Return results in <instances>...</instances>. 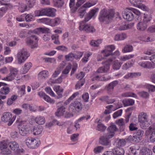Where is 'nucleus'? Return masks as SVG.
<instances>
[{
  "label": "nucleus",
  "mask_w": 155,
  "mask_h": 155,
  "mask_svg": "<svg viewBox=\"0 0 155 155\" xmlns=\"http://www.w3.org/2000/svg\"><path fill=\"white\" fill-rule=\"evenodd\" d=\"M107 130L108 133L100 137V143L103 145L109 147L110 144L108 139L112 138L114 136L115 132L118 130V129L114 124L111 123Z\"/></svg>",
  "instance_id": "f257e3e1"
},
{
  "label": "nucleus",
  "mask_w": 155,
  "mask_h": 155,
  "mask_svg": "<svg viewBox=\"0 0 155 155\" xmlns=\"http://www.w3.org/2000/svg\"><path fill=\"white\" fill-rule=\"evenodd\" d=\"M133 13L137 16H140L141 14V12L137 9L130 8L128 9L127 11H125L123 12L122 16L124 19L128 21H132L134 18Z\"/></svg>",
  "instance_id": "f03ea898"
},
{
  "label": "nucleus",
  "mask_w": 155,
  "mask_h": 155,
  "mask_svg": "<svg viewBox=\"0 0 155 155\" xmlns=\"http://www.w3.org/2000/svg\"><path fill=\"white\" fill-rule=\"evenodd\" d=\"M114 15L113 11L104 9L100 11L98 19L100 22H104L112 18Z\"/></svg>",
  "instance_id": "7ed1b4c3"
},
{
  "label": "nucleus",
  "mask_w": 155,
  "mask_h": 155,
  "mask_svg": "<svg viewBox=\"0 0 155 155\" xmlns=\"http://www.w3.org/2000/svg\"><path fill=\"white\" fill-rule=\"evenodd\" d=\"M115 49V47L114 45H110L106 46L104 50L101 52V55H99L97 58V61H100L102 60L105 57H107L111 54V52Z\"/></svg>",
  "instance_id": "20e7f679"
},
{
  "label": "nucleus",
  "mask_w": 155,
  "mask_h": 155,
  "mask_svg": "<svg viewBox=\"0 0 155 155\" xmlns=\"http://www.w3.org/2000/svg\"><path fill=\"white\" fill-rule=\"evenodd\" d=\"M30 55L27 50L22 49L19 50L17 54V61L19 64L23 63Z\"/></svg>",
  "instance_id": "39448f33"
},
{
  "label": "nucleus",
  "mask_w": 155,
  "mask_h": 155,
  "mask_svg": "<svg viewBox=\"0 0 155 155\" xmlns=\"http://www.w3.org/2000/svg\"><path fill=\"white\" fill-rule=\"evenodd\" d=\"M27 146L29 148H35L37 147L40 143L39 140L33 137H28L25 140Z\"/></svg>",
  "instance_id": "423d86ee"
},
{
  "label": "nucleus",
  "mask_w": 155,
  "mask_h": 155,
  "mask_svg": "<svg viewBox=\"0 0 155 155\" xmlns=\"http://www.w3.org/2000/svg\"><path fill=\"white\" fill-rule=\"evenodd\" d=\"M148 116L146 113L142 112L139 113L138 116V121L143 129H146L148 126Z\"/></svg>",
  "instance_id": "0eeeda50"
},
{
  "label": "nucleus",
  "mask_w": 155,
  "mask_h": 155,
  "mask_svg": "<svg viewBox=\"0 0 155 155\" xmlns=\"http://www.w3.org/2000/svg\"><path fill=\"white\" fill-rule=\"evenodd\" d=\"M12 114L10 112H6L4 113L1 117L2 120L6 122L8 121V125L9 126L11 125L15 120L16 116L15 115L13 116L12 117Z\"/></svg>",
  "instance_id": "6e6552de"
},
{
  "label": "nucleus",
  "mask_w": 155,
  "mask_h": 155,
  "mask_svg": "<svg viewBox=\"0 0 155 155\" xmlns=\"http://www.w3.org/2000/svg\"><path fill=\"white\" fill-rule=\"evenodd\" d=\"M10 73L6 77L3 78L2 80L7 81H11L14 80L17 75L18 71L16 68L10 67H9Z\"/></svg>",
  "instance_id": "1a4fd4ad"
},
{
  "label": "nucleus",
  "mask_w": 155,
  "mask_h": 155,
  "mask_svg": "<svg viewBox=\"0 0 155 155\" xmlns=\"http://www.w3.org/2000/svg\"><path fill=\"white\" fill-rule=\"evenodd\" d=\"M82 107L81 102L78 100H76L70 105L69 109L72 112H79L82 110Z\"/></svg>",
  "instance_id": "9d476101"
},
{
  "label": "nucleus",
  "mask_w": 155,
  "mask_h": 155,
  "mask_svg": "<svg viewBox=\"0 0 155 155\" xmlns=\"http://www.w3.org/2000/svg\"><path fill=\"white\" fill-rule=\"evenodd\" d=\"M55 115L58 117L63 116L66 118H69L73 116V114L66 110L65 107L62 106L59 107L55 113Z\"/></svg>",
  "instance_id": "9b49d317"
},
{
  "label": "nucleus",
  "mask_w": 155,
  "mask_h": 155,
  "mask_svg": "<svg viewBox=\"0 0 155 155\" xmlns=\"http://www.w3.org/2000/svg\"><path fill=\"white\" fill-rule=\"evenodd\" d=\"M145 135L147 136L150 135V140L151 142L155 141V123H153L146 130Z\"/></svg>",
  "instance_id": "f8f14e48"
},
{
  "label": "nucleus",
  "mask_w": 155,
  "mask_h": 155,
  "mask_svg": "<svg viewBox=\"0 0 155 155\" xmlns=\"http://www.w3.org/2000/svg\"><path fill=\"white\" fill-rule=\"evenodd\" d=\"M38 39L34 35H31L27 39L26 41L27 44L31 47V48H36L38 46Z\"/></svg>",
  "instance_id": "ddd939ff"
},
{
  "label": "nucleus",
  "mask_w": 155,
  "mask_h": 155,
  "mask_svg": "<svg viewBox=\"0 0 155 155\" xmlns=\"http://www.w3.org/2000/svg\"><path fill=\"white\" fill-rule=\"evenodd\" d=\"M8 142L7 141H3L0 143V149L2 153L4 154H10L11 151L8 148Z\"/></svg>",
  "instance_id": "4468645a"
},
{
  "label": "nucleus",
  "mask_w": 155,
  "mask_h": 155,
  "mask_svg": "<svg viewBox=\"0 0 155 155\" xmlns=\"http://www.w3.org/2000/svg\"><path fill=\"white\" fill-rule=\"evenodd\" d=\"M112 61V59H110L106 61L103 63V64H104V66L99 68L97 69V72L100 73L107 72L110 68V64Z\"/></svg>",
  "instance_id": "2eb2a0df"
},
{
  "label": "nucleus",
  "mask_w": 155,
  "mask_h": 155,
  "mask_svg": "<svg viewBox=\"0 0 155 155\" xmlns=\"http://www.w3.org/2000/svg\"><path fill=\"white\" fill-rule=\"evenodd\" d=\"M11 149L18 153H20L24 152V150L19 148L18 144L15 141L9 142L8 144Z\"/></svg>",
  "instance_id": "dca6fc26"
},
{
  "label": "nucleus",
  "mask_w": 155,
  "mask_h": 155,
  "mask_svg": "<svg viewBox=\"0 0 155 155\" xmlns=\"http://www.w3.org/2000/svg\"><path fill=\"white\" fill-rule=\"evenodd\" d=\"M98 10V8H95L91 10L85 17V21L87 22L92 18H94L97 15Z\"/></svg>",
  "instance_id": "f3484780"
},
{
  "label": "nucleus",
  "mask_w": 155,
  "mask_h": 155,
  "mask_svg": "<svg viewBox=\"0 0 155 155\" xmlns=\"http://www.w3.org/2000/svg\"><path fill=\"white\" fill-rule=\"evenodd\" d=\"M138 64L143 68L148 69H153L155 67L154 63L149 61H140Z\"/></svg>",
  "instance_id": "a211bd4d"
},
{
  "label": "nucleus",
  "mask_w": 155,
  "mask_h": 155,
  "mask_svg": "<svg viewBox=\"0 0 155 155\" xmlns=\"http://www.w3.org/2000/svg\"><path fill=\"white\" fill-rule=\"evenodd\" d=\"M144 133V131L142 130H137L134 134V141L137 143L139 142L142 139Z\"/></svg>",
  "instance_id": "6ab92c4d"
},
{
  "label": "nucleus",
  "mask_w": 155,
  "mask_h": 155,
  "mask_svg": "<svg viewBox=\"0 0 155 155\" xmlns=\"http://www.w3.org/2000/svg\"><path fill=\"white\" fill-rule=\"evenodd\" d=\"M45 15L48 17H54L55 15L56 10L54 8H47L44 9Z\"/></svg>",
  "instance_id": "aec40b11"
},
{
  "label": "nucleus",
  "mask_w": 155,
  "mask_h": 155,
  "mask_svg": "<svg viewBox=\"0 0 155 155\" xmlns=\"http://www.w3.org/2000/svg\"><path fill=\"white\" fill-rule=\"evenodd\" d=\"M32 66V64L31 63L29 62L26 63L21 68L20 73L22 74H24L27 73L29 70Z\"/></svg>",
  "instance_id": "412c9836"
},
{
  "label": "nucleus",
  "mask_w": 155,
  "mask_h": 155,
  "mask_svg": "<svg viewBox=\"0 0 155 155\" xmlns=\"http://www.w3.org/2000/svg\"><path fill=\"white\" fill-rule=\"evenodd\" d=\"M142 87H143L144 88L147 89L149 92H155V85L147 83H146L143 85H140L137 87L138 88H140Z\"/></svg>",
  "instance_id": "4be33fe9"
},
{
  "label": "nucleus",
  "mask_w": 155,
  "mask_h": 155,
  "mask_svg": "<svg viewBox=\"0 0 155 155\" xmlns=\"http://www.w3.org/2000/svg\"><path fill=\"white\" fill-rule=\"evenodd\" d=\"M147 27V24L142 21H139L136 25L137 29L139 31H142L145 30Z\"/></svg>",
  "instance_id": "5701e85b"
},
{
  "label": "nucleus",
  "mask_w": 155,
  "mask_h": 155,
  "mask_svg": "<svg viewBox=\"0 0 155 155\" xmlns=\"http://www.w3.org/2000/svg\"><path fill=\"white\" fill-rule=\"evenodd\" d=\"M127 34L124 33L116 34L114 38V39L116 41L124 40L127 38Z\"/></svg>",
  "instance_id": "b1692460"
},
{
  "label": "nucleus",
  "mask_w": 155,
  "mask_h": 155,
  "mask_svg": "<svg viewBox=\"0 0 155 155\" xmlns=\"http://www.w3.org/2000/svg\"><path fill=\"white\" fill-rule=\"evenodd\" d=\"M85 22L84 20L79 22V29L81 31H83L86 32V31L87 30V28H88V24L86 23Z\"/></svg>",
  "instance_id": "393cba45"
},
{
  "label": "nucleus",
  "mask_w": 155,
  "mask_h": 155,
  "mask_svg": "<svg viewBox=\"0 0 155 155\" xmlns=\"http://www.w3.org/2000/svg\"><path fill=\"white\" fill-rule=\"evenodd\" d=\"M33 119L37 124H39L43 125L45 122V118L43 116H38Z\"/></svg>",
  "instance_id": "a878e982"
},
{
  "label": "nucleus",
  "mask_w": 155,
  "mask_h": 155,
  "mask_svg": "<svg viewBox=\"0 0 155 155\" xmlns=\"http://www.w3.org/2000/svg\"><path fill=\"white\" fill-rule=\"evenodd\" d=\"M29 131V128L26 125H23L19 130V134L23 136L27 135Z\"/></svg>",
  "instance_id": "bb28decb"
},
{
  "label": "nucleus",
  "mask_w": 155,
  "mask_h": 155,
  "mask_svg": "<svg viewBox=\"0 0 155 155\" xmlns=\"http://www.w3.org/2000/svg\"><path fill=\"white\" fill-rule=\"evenodd\" d=\"M49 28H39L35 29L34 30V32L35 33L39 35L41 32L42 33H46L49 31Z\"/></svg>",
  "instance_id": "cd10ccee"
},
{
  "label": "nucleus",
  "mask_w": 155,
  "mask_h": 155,
  "mask_svg": "<svg viewBox=\"0 0 155 155\" xmlns=\"http://www.w3.org/2000/svg\"><path fill=\"white\" fill-rule=\"evenodd\" d=\"M61 22V19L58 18L50 19V26L54 27L59 25Z\"/></svg>",
  "instance_id": "c85d7f7f"
},
{
  "label": "nucleus",
  "mask_w": 155,
  "mask_h": 155,
  "mask_svg": "<svg viewBox=\"0 0 155 155\" xmlns=\"http://www.w3.org/2000/svg\"><path fill=\"white\" fill-rule=\"evenodd\" d=\"M49 73L46 70L41 71L38 74V78L39 79H45L48 76Z\"/></svg>",
  "instance_id": "c756f323"
},
{
  "label": "nucleus",
  "mask_w": 155,
  "mask_h": 155,
  "mask_svg": "<svg viewBox=\"0 0 155 155\" xmlns=\"http://www.w3.org/2000/svg\"><path fill=\"white\" fill-rule=\"evenodd\" d=\"M131 25L130 24H127L123 22L118 27V29L120 31H124L131 28Z\"/></svg>",
  "instance_id": "7c9ffc66"
},
{
  "label": "nucleus",
  "mask_w": 155,
  "mask_h": 155,
  "mask_svg": "<svg viewBox=\"0 0 155 155\" xmlns=\"http://www.w3.org/2000/svg\"><path fill=\"white\" fill-rule=\"evenodd\" d=\"M122 103L124 106L126 107L134 105L135 101L131 99H126L123 101Z\"/></svg>",
  "instance_id": "2f4dec72"
},
{
  "label": "nucleus",
  "mask_w": 155,
  "mask_h": 155,
  "mask_svg": "<svg viewBox=\"0 0 155 155\" xmlns=\"http://www.w3.org/2000/svg\"><path fill=\"white\" fill-rule=\"evenodd\" d=\"M114 155H123L124 151V150L122 148L117 147L113 150Z\"/></svg>",
  "instance_id": "473e14b6"
},
{
  "label": "nucleus",
  "mask_w": 155,
  "mask_h": 155,
  "mask_svg": "<svg viewBox=\"0 0 155 155\" xmlns=\"http://www.w3.org/2000/svg\"><path fill=\"white\" fill-rule=\"evenodd\" d=\"M152 18V17L150 14L144 13L142 21L147 24V23L151 21Z\"/></svg>",
  "instance_id": "72a5a7b5"
},
{
  "label": "nucleus",
  "mask_w": 155,
  "mask_h": 155,
  "mask_svg": "<svg viewBox=\"0 0 155 155\" xmlns=\"http://www.w3.org/2000/svg\"><path fill=\"white\" fill-rule=\"evenodd\" d=\"M133 50V46L130 45H127L122 50V52L126 53L132 52Z\"/></svg>",
  "instance_id": "f704fd0d"
},
{
  "label": "nucleus",
  "mask_w": 155,
  "mask_h": 155,
  "mask_svg": "<svg viewBox=\"0 0 155 155\" xmlns=\"http://www.w3.org/2000/svg\"><path fill=\"white\" fill-rule=\"evenodd\" d=\"M71 68V64H68L65 69L62 71L61 74H63L65 76V78L67 76V75L69 73Z\"/></svg>",
  "instance_id": "c9c22d12"
},
{
  "label": "nucleus",
  "mask_w": 155,
  "mask_h": 155,
  "mask_svg": "<svg viewBox=\"0 0 155 155\" xmlns=\"http://www.w3.org/2000/svg\"><path fill=\"white\" fill-rule=\"evenodd\" d=\"M122 63L119 62L117 60H115L113 62V68L114 70H117L121 67Z\"/></svg>",
  "instance_id": "e433bc0d"
},
{
  "label": "nucleus",
  "mask_w": 155,
  "mask_h": 155,
  "mask_svg": "<svg viewBox=\"0 0 155 155\" xmlns=\"http://www.w3.org/2000/svg\"><path fill=\"white\" fill-rule=\"evenodd\" d=\"M140 39L143 41L146 42L151 41L155 40V36H152L150 37L146 36H143L142 37H140Z\"/></svg>",
  "instance_id": "4c0bfd02"
},
{
  "label": "nucleus",
  "mask_w": 155,
  "mask_h": 155,
  "mask_svg": "<svg viewBox=\"0 0 155 155\" xmlns=\"http://www.w3.org/2000/svg\"><path fill=\"white\" fill-rule=\"evenodd\" d=\"M10 91L9 87L6 86V85H4L1 89L0 93L2 94L7 95Z\"/></svg>",
  "instance_id": "58836bf2"
},
{
  "label": "nucleus",
  "mask_w": 155,
  "mask_h": 155,
  "mask_svg": "<svg viewBox=\"0 0 155 155\" xmlns=\"http://www.w3.org/2000/svg\"><path fill=\"white\" fill-rule=\"evenodd\" d=\"M42 130L41 127L39 126L35 127L33 129V134L35 135H39L41 133Z\"/></svg>",
  "instance_id": "ea45409f"
},
{
  "label": "nucleus",
  "mask_w": 155,
  "mask_h": 155,
  "mask_svg": "<svg viewBox=\"0 0 155 155\" xmlns=\"http://www.w3.org/2000/svg\"><path fill=\"white\" fill-rule=\"evenodd\" d=\"M53 89L59 95L60 97H61L62 96V94L61 93L63 92V89L59 86H56L54 87Z\"/></svg>",
  "instance_id": "a19ab883"
},
{
  "label": "nucleus",
  "mask_w": 155,
  "mask_h": 155,
  "mask_svg": "<svg viewBox=\"0 0 155 155\" xmlns=\"http://www.w3.org/2000/svg\"><path fill=\"white\" fill-rule=\"evenodd\" d=\"M141 154L143 155H152V151L146 148H143L141 150Z\"/></svg>",
  "instance_id": "79ce46f5"
},
{
  "label": "nucleus",
  "mask_w": 155,
  "mask_h": 155,
  "mask_svg": "<svg viewBox=\"0 0 155 155\" xmlns=\"http://www.w3.org/2000/svg\"><path fill=\"white\" fill-rule=\"evenodd\" d=\"M18 9L20 12H24L29 10L27 5L24 4H21L19 5Z\"/></svg>",
  "instance_id": "37998d69"
},
{
  "label": "nucleus",
  "mask_w": 155,
  "mask_h": 155,
  "mask_svg": "<svg viewBox=\"0 0 155 155\" xmlns=\"http://www.w3.org/2000/svg\"><path fill=\"white\" fill-rule=\"evenodd\" d=\"M102 42L101 39H98L97 40H92L90 43V45L93 46L98 47Z\"/></svg>",
  "instance_id": "c03bdc74"
},
{
  "label": "nucleus",
  "mask_w": 155,
  "mask_h": 155,
  "mask_svg": "<svg viewBox=\"0 0 155 155\" xmlns=\"http://www.w3.org/2000/svg\"><path fill=\"white\" fill-rule=\"evenodd\" d=\"M50 19L48 18H44L38 20V22L50 25Z\"/></svg>",
  "instance_id": "a18cd8bd"
},
{
  "label": "nucleus",
  "mask_w": 155,
  "mask_h": 155,
  "mask_svg": "<svg viewBox=\"0 0 155 155\" xmlns=\"http://www.w3.org/2000/svg\"><path fill=\"white\" fill-rule=\"evenodd\" d=\"M122 95L124 97H133L137 98V95L132 92H126L122 94Z\"/></svg>",
  "instance_id": "49530a36"
},
{
  "label": "nucleus",
  "mask_w": 155,
  "mask_h": 155,
  "mask_svg": "<svg viewBox=\"0 0 155 155\" xmlns=\"http://www.w3.org/2000/svg\"><path fill=\"white\" fill-rule=\"evenodd\" d=\"M134 56V55L133 54L125 55L121 57L120 59V61H124L133 58Z\"/></svg>",
  "instance_id": "de8ad7c7"
},
{
  "label": "nucleus",
  "mask_w": 155,
  "mask_h": 155,
  "mask_svg": "<svg viewBox=\"0 0 155 155\" xmlns=\"http://www.w3.org/2000/svg\"><path fill=\"white\" fill-rule=\"evenodd\" d=\"M116 124L118 125L120 127H125V123L124 119L121 118L116 121Z\"/></svg>",
  "instance_id": "09e8293b"
},
{
  "label": "nucleus",
  "mask_w": 155,
  "mask_h": 155,
  "mask_svg": "<svg viewBox=\"0 0 155 155\" xmlns=\"http://www.w3.org/2000/svg\"><path fill=\"white\" fill-rule=\"evenodd\" d=\"M106 127L101 122H98L97 124V130L100 131H104Z\"/></svg>",
  "instance_id": "8fccbe9b"
},
{
  "label": "nucleus",
  "mask_w": 155,
  "mask_h": 155,
  "mask_svg": "<svg viewBox=\"0 0 155 155\" xmlns=\"http://www.w3.org/2000/svg\"><path fill=\"white\" fill-rule=\"evenodd\" d=\"M56 124L58 125L61 126V124H59L58 121L56 120H54L52 122L47 123L46 124V126L47 128H49L54 125Z\"/></svg>",
  "instance_id": "3c124183"
},
{
  "label": "nucleus",
  "mask_w": 155,
  "mask_h": 155,
  "mask_svg": "<svg viewBox=\"0 0 155 155\" xmlns=\"http://www.w3.org/2000/svg\"><path fill=\"white\" fill-rule=\"evenodd\" d=\"M84 79L80 80V81H79L75 85V89L77 90H78L80 89L81 87L84 85Z\"/></svg>",
  "instance_id": "603ef678"
},
{
  "label": "nucleus",
  "mask_w": 155,
  "mask_h": 155,
  "mask_svg": "<svg viewBox=\"0 0 155 155\" xmlns=\"http://www.w3.org/2000/svg\"><path fill=\"white\" fill-rule=\"evenodd\" d=\"M92 55L91 52H88L84 54V57L82 59L81 61L83 62L86 63L88 61L89 58Z\"/></svg>",
  "instance_id": "864d4df0"
},
{
  "label": "nucleus",
  "mask_w": 155,
  "mask_h": 155,
  "mask_svg": "<svg viewBox=\"0 0 155 155\" xmlns=\"http://www.w3.org/2000/svg\"><path fill=\"white\" fill-rule=\"evenodd\" d=\"M65 58L67 61H72L75 57V55L72 53H69L65 56Z\"/></svg>",
  "instance_id": "5fc2aeb1"
},
{
  "label": "nucleus",
  "mask_w": 155,
  "mask_h": 155,
  "mask_svg": "<svg viewBox=\"0 0 155 155\" xmlns=\"http://www.w3.org/2000/svg\"><path fill=\"white\" fill-rule=\"evenodd\" d=\"M0 2L1 5H4V6L0 8V11L2 12L4 14H5L8 8V5L7 3H3L1 2Z\"/></svg>",
  "instance_id": "6e6d98bb"
},
{
  "label": "nucleus",
  "mask_w": 155,
  "mask_h": 155,
  "mask_svg": "<svg viewBox=\"0 0 155 155\" xmlns=\"http://www.w3.org/2000/svg\"><path fill=\"white\" fill-rule=\"evenodd\" d=\"M87 28V31H86V32L87 33H93L96 30L94 27L92 25L90 24H88Z\"/></svg>",
  "instance_id": "4d7b16f0"
},
{
  "label": "nucleus",
  "mask_w": 155,
  "mask_h": 155,
  "mask_svg": "<svg viewBox=\"0 0 155 155\" xmlns=\"http://www.w3.org/2000/svg\"><path fill=\"white\" fill-rule=\"evenodd\" d=\"M138 94L140 96L145 98H148L149 96V93L145 91L139 92Z\"/></svg>",
  "instance_id": "13d9d810"
},
{
  "label": "nucleus",
  "mask_w": 155,
  "mask_h": 155,
  "mask_svg": "<svg viewBox=\"0 0 155 155\" xmlns=\"http://www.w3.org/2000/svg\"><path fill=\"white\" fill-rule=\"evenodd\" d=\"M35 16H40L45 15L44 9L36 11L35 12Z\"/></svg>",
  "instance_id": "bf43d9fd"
},
{
  "label": "nucleus",
  "mask_w": 155,
  "mask_h": 155,
  "mask_svg": "<svg viewBox=\"0 0 155 155\" xmlns=\"http://www.w3.org/2000/svg\"><path fill=\"white\" fill-rule=\"evenodd\" d=\"M122 110H119L114 112L113 114V117L114 119H116L117 117L120 116L122 114Z\"/></svg>",
  "instance_id": "052dcab7"
},
{
  "label": "nucleus",
  "mask_w": 155,
  "mask_h": 155,
  "mask_svg": "<svg viewBox=\"0 0 155 155\" xmlns=\"http://www.w3.org/2000/svg\"><path fill=\"white\" fill-rule=\"evenodd\" d=\"M75 0H70L69 3V6L72 9L75 10L77 9V7L76 5L75 4Z\"/></svg>",
  "instance_id": "680f3d73"
},
{
  "label": "nucleus",
  "mask_w": 155,
  "mask_h": 155,
  "mask_svg": "<svg viewBox=\"0 0 155 155\" xmlns=\"http://www.w3.org/2000/svg\"><path fill=\"white\" fill-rule=\"evenodd\" d=\"M96 2H87L83 5V7L86 8H87L94 6L96 4Z\"/></svg>",
  "instance_id": "e2e57ef3"
},
{
  "label": "nucleus",
  "mask_w": 155,
  "mask_h": 155,
  "mask_svg": "<svg viewBox=\"0 0 155 155\" xmlns=\"http://www.w3.org/2000/svg\"><path fill=\"white\" fill-rule=\"evenodd\" d=\"M26 5L29 8L33 7L35 2V0H26Z\"/></svg>",
  "instance_id": "0e129e2a"
},
{
  "label": "nucleus",
  "mask_w": 155,
  "mask_h": 155,
  "mask_svg": "<svg viewBox=\"0 0 155 155\" xmlns=\"http://www.w3.org/2000/svg\"><path fill=\"white\" fill-rule=\"evenodd\" d=\"M130 130L133 131L137 129V125L133 122L131 123L129 126Z\"/></svg>",
  "instance_id": "69168bd1"
},
{
  "label": "nucleus",
  "mask_w": 155,
  "mask_h": 155,
  "mask_svg": "<svg viewBox=\"0 0 155 155\" xmlns=\"http://www.w3.org/2000/svg\"><path fill=\"white\" fill-rule=\"evenodd\" d=\"M43 99L47 102L50 104H54L55 103V101L51 99L49 96L46 95L44 97Z\"/></svg>",
  "instance_id": "338daca9"
},
{
  "label": "nucleus",
  "mask_w": 155,
  "mask_h": 155,
  "mask_svg": "<svg viewBox=\"0 0 155 155\" xmlns=\"http://www.w3.org/2000/svg\"><path fill=\"white\" fill-rule=\"evenodd\" d=\"M45 91L48 93L52 97L55 96V94L52 91L51 88L50 87H47L45 89Z\"/></svg>",
  "instance_id": "774afa93"
}]
</instances>
